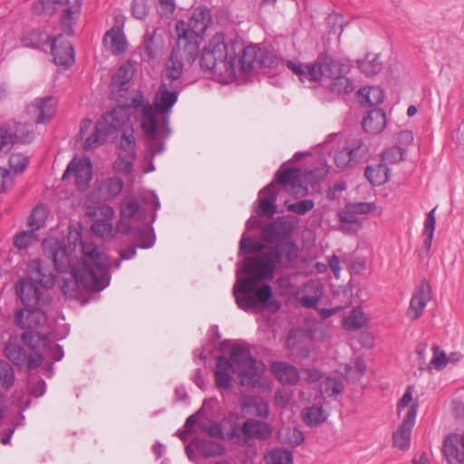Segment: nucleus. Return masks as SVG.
Returning <instances> with one entry per match:
<instances>
[{
  "label": "nucleus",
  "instance_id": "nucleus-1",
  "mask_svg": "<svg viewBox=\"0 0 464 464\" xmlns=\"http://www.w3.org/2000/svg\"><path fill=\"white\" fill-rule=\"evenodd\" d=\"M160 200L154 192L140 199H130L121 205V220L116 231L123 236L119 251L120 258L113 262L119 268L123 260H129L136 255L137 248H150L155 242L153 228L148 227L154 222Z\"/></svg>",
  "mask_w": 464,
  "mask_h": 464
},
{
  "label": "nucleus",
  "instance_id": "nucleus-2",
  "mask_svg": "<svg viewBox=\"0 0 464 464\" xmlns=\"http://www.w3.org/2000/svg\"><path fill=\"white\" fill-rule=\"evenodd\" d=\"M178 100V92L169 90L162 82L154 98L153 105L147 104L141 112V128L150 139L166 138L170 133L169 117Z\"/></svg>",
  "mask_w": 464,
  "mask_h": 464
},
{
  "label": "nucleus",
  "instance_id": "nucleus-3",
  "mask_svg": "<svg viewBox=\"0 0 464 464\" xmlns=\"http://www.w3.org/2000/svg\"><path fill=\"white\" fill-rule=\"evenodd\" d=\"M237 53L234 44L228 45L223 34H216L203 49L200 57L202 68L219 76L236 74Z\"/></svg>",
  "mask_w": 464,
  "mask_h": 464
},
{
  "label": "nucleus",
  "instance_id": "nucleus-4",
  "mask_svg": "<svg viewBox=\"0 0 464 464\" xmlns=\"http://www.w3.org/2000/svg\"><path fill=\"white\" fill-rule=\"evenodd\" d=\"M106 272L102 268L93 270L85 261H77L67 276H63L61 290L73 299L82 295V288L89 291H101L108 285Z\"/></svg>",
  "mask_w": 464,
  "mask_h": 464
},
{
  "label": "nucleus",
  "instance_id": "nucleus-5",
  "mask_svg": "<svg viewBox=\"0 0 464 464\" xmlns=\"http://www.w3.org/2000/svg\"><path fill=\"white\" fill-rule=\"evenodd\" d=\"M233 295L238 307L245 311L253 310L258 304L265 308H271L273 311L280 309L278 302L271 299L272 287L267 284L258 287L255 277L237 280L234 285Z\"/></svg>",
  "mask_w": 464,
  "mask_h": 464
},
{
  "label": "nucleus",
  "instance_id": "nucleus-6",
  "mask_svg": "<svg viewBox=\"0 0 464 464\" xmlns=\"http://www.w3.org/2000/svg\"><path fill=\"white\" fill-rule=\"evenodd\" d=\"M286 66L298 76L302 82L309 83L317 82L322 76L333 80L342 74H346L349 69L340 60H334L328 56H320L314 63L310 65H304L299 62L287 61Z\"/></svg>",
  "mask_w": 464,
  "mask_h": 464
},
{
  "label": "nucleus",
  "instance_id": "nucleus-7",
  "mask_svg": "<svg viewBox=\"0 0 464 464\" xmlns=\"http://www.w3.org/2000/svg\"><path fill=\"white\" fill-rule=\"evenodd\" d=\"M130 121L129 108L118 106L102 115V118L96 123L94 131L84 142V150H89L103 144L107 137L116 130L126 128H132L128 125Z\"/></svg>",
  "mask_w": 464,
  "mask_h": 464
},
{
  "label": "nucleus",
  "instance_id": "nucleus-8",
  "mask_svg": "<svg viewBox=\"0 0 464 464\" xmlns=\"http://www.w3.org/2000/svg\"><path fill=\"white\" fill-rule=\"evenodd\" d=\"M30 10L32 14L44 18L50 17L56 12H61V24L64 32L71 35L72 34V24L80 13V5H69L68 0H34Z\"/></svg>",
  "mask_w": 464,
  "mask_h": 464
},
{
  "label": "nucleus",
  "instance_id": "nucleus-9",
  "mask_svg": "<svg viewBox=\"0 0 464 464\" xmlns=\"http://www.w3.org/2000/svg\"><path fill=\"white\" fill-rule=\"evenodd\" d=\"M229 356L240 384L249 388L256 387L260 381V373L256 367V360L251 355L249 350L237 345L230 349Z\"/></svg>",
  "mask_w": 464,
  "mask_h": 464
},
{
  "label": "nucleus",
  "instance_id": "nucleus-10",
  "mask_svg": "<svg viewBox=\"0 0 464 464\" xmlns=\"http://www.w3.org/2000/svg\"><path fill=\"white\" fill-rule=\"evenodd\" d=\"M4 354L19 369L33 370L43 362L42 355L37 353H28L20 343L17 336L9 338L4 349Z\"/></svg>",
  "mask_w": 464,
  "mask_h": 464
},
{
  "label": "nucleus",
  "instance_id": "nucleus-11",
  "mask_svg": "<svg viewBox=\"0 0 464 464\" xmlns=\"http://www.w3.org/2000/svg\"><path fill=\"white\" fill-rule=\"evenodd\" d=\"M176 33L177 42L171 53L187 63H193L199 53L200 39L188 34L183 24H176Z\"/></svg>",
  "mask_w": 464,
  "mask_h": 464
},
{
  "label": "nucleus",
  "instance_id": "nucleus-12",
  "mask_svg": "<svg viewBox=\"0 0 464 464\" xmlns=\"http://www.w3.org/2000/svg\"><path fill=\"white\" fill-rule=\"evenodd\" d=\"M121 152L113 163V169L118 173L127 174L132 169L136 159V139L133 128L123 130L120 139Z\"/></svg>",
  "mask_w": 464,
  "mask_h": 464
},
{
  "label": "nucleus",
  "instance_id": "nucleus-13",
  "mask_svg": "<svg viewBox=\"0 0 464 464\" xmlns=\"http://www.w3.org/2000/svg\"><path fill=\"white\" fill-rule=\"evenodd\" d=\"M17 297L24 307H36L45 305L49 299L44 291H41L35 283L28 278L19 279L14 285Z\"/></svg>",
  "mask_w": 464,
  "mask_h": 464
},
{
  "label": "nucleus",
  "instance_id": "nucleus-14",
  "mask_svg": "<svg viewBox=\"0 0 464 464\" xmlns=\"http://www.w3.org/2000/svg\"><path fill=\"white\" fill-rule=\"evenodd\" d=\"M271 434V425L256 419H247L242 426L234 427L231 430L232 438H237L239 440L243 437L244 442L249 440H264L269 438Z\"/></svg>",
  "mask_w": 464,
  "mask_h": 464
},
{
  "label": "nucleus",
  "instance_id": "nucleus-15",
  "mask_svg": "<svg viewBox=\"0 0 464 464\" xmlns=\"http://www.w3.org/2000/svg\"><path fill=\"white\" fill-rule=\"evenodd\" d=\"M57 101L53 96L35 98L26 107V113L36 124H44L51 121L55 114Z\"/></svg>",
  "mask_w": 464,
  "mask_h": 464
},
{
  "label": "nucleus",
  "instance_id": "nucleus-16",
  "mask_svg": "<svg viewBox=\"0 0 464 464\" xmlns=\"http://www.w3.org/2000/svg\"><path fill=\"white\" fill-rule=\"evenodd\" d=\"M42 246L44 255L53 261L57 270L65 272L72 267L71 266V257L64 243L55 237H51L44 239Z\"/></svg>",
  "mask_w": 464,
  "mask_h": 464
},
{
  "label": "nucleus",
  "instance_id": "nucleus-17",
  "mask_svg": "<svg viewBox=\"0 0 464 464\" xmlns=\"http://www.w3.org/2000/svg\"><path fill=\"white\" fill-rule=\"evenodd\" d=\"M72 175L74 176L75 185L79 190L83 191L92 179V162L88 158L80 160H73L69 163L63 174L62 179L66 180Z\"/></svg>",
  "mask_w": 464,
  "mask_h": 464
},
{
  "label": "nucleus",
  "instance_id": "nucleus-18",
  "mask_svg": "<svg viewBox=\"0 0 464 464\" xmlns=\"http://www.w3.org/2000/svg\"><path fill=\"white\" fill-rule=\"evenodd\" d=\"M300 177L301 170L299 169H283V168H280L271 183H275V190H277L276 186L279 185L289 193L303 196L306 193V188L302 186Z\"/></svg>",
  "mask_w": 464,
  "mask_h": 464
},
{
  "label": "nucleus",
  "instance_id": "nucleus-19",
  "mask_svg": "<svg viewBox=\"0 0 464 464\" xmlns=\"http://www.w3.org/2000/svg\"><path fill=\"white\" fill-rule=\"evenodd\" d=\"M28 279L44 289L52 288L56 280V276L52 268L40 259H33L27 266Z\"/></svg>",
  "mask_w": 464,
  "mask_h": 464
},
{
  "label": "nucleus",
  "instance_id": "nucleus-20",
  "mask_svg": "<svg viewBox=\"0 0 464 464\" xmlns=\"http://www.w3.org/2000/svg\"><path fill=\"white\" fill-rule=\"evenodd\" d=\"M264 262L276 271L277 264H280L285 258L287 262H292L297 257V247L294 243L279 244L270 246L260 256Z\"/></svg>",
  "mask_w": 464,
  "mask_h": 464
},
{
  "label": "nucleus",
  "instance_id": "nucleus-21",
  "mask_svg": "<svg viewBox=\"0 0 464 464\" xmlns=\"http://www.w3.org/2000/svg\"><path fill=\"white\" fill-rule=\"evenodd\" d=\"M46 323L45 314L36 307L18 309L14 315V324L20 329L31 330Z\"/></svg>",
  "mask_w": 464,
  "mask_h": 464
},
{
  "label": "nucleus",
  "instance_id": "nucleus-22",
  "mask_svg": "<svg viewBox=\"0 0 464 464\" xmlns=\"http://www.w3.org/2000/svg\"><path fill=\"white\" fill-rule=\"evenodd\" d=\"M211 20L209 9L206 6H198L194 9L188 23L178 21L177 24H183L188 34L201 39Z\"/></svg>",
  "mask_w": 464,
  "mask_h": 464
},
{
  "label": "nucleus",
  "instance_id": "nucleus-23",
  "mask_svg": "<svg viewBox=\"0 0 464 464\" xmlns=\"http://www.w3.org/2000/svg\"><path fill=\"white\" fill-rule=\"evenodd\" d=\"M418 404L413 403L407 410L406 416L400 428L393 433V446L401 450H405L410 444V436L411 429L414 426L417 415Z\"/></svg>",
  "mask_w": 464,
  "mask_h": 464
},
{
  "label": "nucleus",
  "instance_id": "nucleus-24",
  "mask_svg": "<svg viewBox=\"0 0 464 464\" xmlns=\"http://www.w3.org/2000/svg\"><path fill=\"white\" fill-rule=\"evenodd\" d=\"M51 49L56 64L69 67L74 63L72 44L63 34H59L52 39Z\"/></svg>",
  "mask_w": 464,
  "mask_h": 464
},
{
  "label": "nucleus",
  "instance_id": "nucleus-25",
  "mask_svg": "<svg viewBox=\"0 0 464 464\" xmlns=\"http://www.w3.org/2000/svg\"><path fill=\"white\" fill-rule=\"evenodd\" d=\"M442 450L449 464H464V433L446 437Z\"/></svg>",
  "mask_w": 464,
  "mask_h": 464
},
{
  "label": "nucleus",
  "instance_id": "nucleus-26",
  "mask_svg": "<svg viewBox=\"0 0 464 464\" xmlns=\"http://www.w3.org/2000/svg\"><path fill=\"white\" fill-rule=\"evenodd\" d=\"M294 226L290 221L283 218L272 221L262 228V237L268 243L279 242L290 237Z\"/></svg>",
  "mask_w": 464,
  "mask_h": 464
},
{
  "label": "nucleus",
  "instance_id": "nucleus-27",
  "mask_svg": "<svg viewBox=\"0 0 464 464\" xmlns=\"http://www.w3.org/2000/svg\"><path fill=\"white\" fill-rule=\"evenodd\" d=\"M243 271L246 274L253 275L257 280V285L260 280L272 279L275 272L273 268L268 266L261 256H246L244 258Z\"/></svg>",
  "mask_w": 464,
  "mask_h": 464
},
{
  "label": "nucleus",
  "instance_id": "nucleus-28",
  "mask_svg": "<svg viewBox=\"0 0 464 464\" xmlns=\"http://www.w3.org/2000/svg\"><path fill=\"white\" fill-rule=\"evenodd\" d=\"M242 411L248 415H253L267 419L270 415L268 402L260 396L245 395L240 401Z\"/></svg>",
  "mask_w": 464,
  "mask_h": 464
},
{
  "label": "nucleus",
  "instance_id": "nucleus-29",
  "mask_svg": "<svg viewBox=\"0 0 464 464\" xmlns=\"http://www.w3.org/2000/svg\"><path fill=\"white\" fill-rule=\"evenodd\" d=\"M430 290L429 283L423 280L413 293L408 312L409 316H411L412 319H417L421 314L430 298Z\"/></svg>",
  "mask_w": 464,
  "mask_h": 464
},
{
  "label": "nucleus",
  "instance_id": "nucleus-30",
  "mask_svg": "<svg viewBox=\"0 0 464 464\" xmlns=\"http://www.w3.org/2000/svg\"><path fill=\"white\" fill-rule=\"evenodd\" d=\"M271 372L283 384L295 385L300 380L296 367L286 362H274L270 366Z\"/></svg>",
  "mask_w": 464,
  "mask_h": 464
},
{
  "label": "nucleus",
  "instance_id": "nucleus-31",
  "mask_svg": "<svg viewBox=\"0 0 464 464\" xmlns=\"http://www.w3.org/2000/svg\"><path fill=\"white\" fill-rule=\"evenodd\" d=\"M277 193L278 190H275V183H270L259 192L258 205L260 211H257L258 215L270 218L277 213L276 205Z\"/></svg>",
  "mask_w": 464,
  "mask_h": 464
},
{
  "label": "nucleus",
  "instance_id": "nucleus-32",
  "mask_svg": "<svg viewBox=\"0 0 464 464\" xmlns=\"http://www.w3.org/2000/svg\"><path fill=\"white\" fill-rule=\"evenodd\" d=\"M81 245L83 255L90 258V261H84L95 271L99 268L105 270L106 281L109 282L110 273L107 258L101 254L99 248L95 245L87 242H82Z\"/></svg>",
  "mask_w": 464,
  "mask_h": 464
},
{
  "label": "nucleus",
  "instance_id": "nucleus-33",
  "mask_svg": "<svg viewBox=\"0 0 464 464\" xmlns=\"http://www.w3.org/2000/svg\"><path fill=\"white\" fill-rule=\"evenodd\" d=\"M324 293L323 285L317 280L308 281L304 287L300 304L306 308H315Z\"/></svg>",
  "mask_w": 464,
  "mask_h": 464
},
{
  "label": "nucleus",
  "instance_id": "nucleus-34",
  "mask_svg": "<svg viewBox=\"0 0 464 464\" xmlns=\"http://www.w3.org/2000/svg\"><path fill=\"white\" fill-rule=\"evenodd\" d=\"M6 132L10 135L12 145L15 142H30L34 138V130L29 123L8 122L5 125Z\"/></svg>",
  "mask_w": 464,
  "mask_h": 464
},
{
  "label": "nucleus",
  "instance_id": "nucleus-35",
  "mask_svg": "<svg viewBox=\"0 0 464 464\" xmlns=\"http://www.w3.org/2000/svg\"><path fill=\"white\" fill-rule=\"evenodd\" d=\"M142 48L149 60L156 59L162 53L164 40L156 31L147 32L143 37Z\"/></svg>",
  "mask_w": 464,
  "mask_h": 464
},
{
  "label": "nucleus",
  "instance_id": "nucleus-36",
  "mask_svg": "<svg viewBox=\"0 0 464 464\" xmlns=\"http://www.w3.org/2000/svg\"><path fill=\"white\" fill-rule=\"evenodd\" d=\"M362 125L366 132L377 134L381 132L386 125V115L381 109L371 110L363 118Z\"/></svg>",
  "mask_w": 464,
  "mask_h": 464
},
{
  "label": "nucleus",
  "instance_id": "nucleus-37",
  "mask_svg": "<svg viewBox=\"0 0 464 464\" xmlns=\"http://www.w3.org/2000/svg\"><path fill=\"white\" fill-rule=\"evenodd\" d=\"M103 41L108 44L110 50L114 54H122L126 53L128 43L123 31L117 28H111L106 32Z\"/></svg>",
  "mask_w": 464,
  "mask_h": 464
},
{
  "label": "nucleus",
  "instance_id": "nucleus-38",
  "mask_svg": "<svg viewBox=\"0 0 464 464\" xmlns=\"http://www.w3.org/2000/svg\"><path fill=\"white\" fill-rule=\"evenodd\" d=\"M134 76V67L130 63L122 64L111 78L112 92L126 91L128 84Z\"/></svg>",
  "mask_w": 464,
  "mask_h": 464
},
{
  "label": "nucleus",
  "instance_id": "nucleus-39",
  "mask_svg": "<svg viewBox=\"0 0 464 464\" xmlns=\"http://www.w3.org/2000/svg\"><path fill=\"white\" fill-rule=\"evenodd\" d=\"M123 180L118 177L106 179L99 187L101 198L109 200L116 198L123 189Z\"/></svg>",
  "mask_w": 464,
  "mask_h": 464
},
{
  "label": "nucleus",
  "instance_id": "nucleus-40",
  "mask_svg": "<svg viewBox=\"0 0 464 464\" xmlns=\"http://www.w3.org/2000/svg\"><path fill=\"white\" fill-rule=\"evenodd\" d=\"M364 176L372 186H381L388 181L389 168L382 163L367 166Z\"/></svg>",
  "mask_w": 464,
  "mask_h": 464
},
{
  "label": "nucleus",
  "instance_id": "nucleus-41",
  "mask_svg": "<svg viewBox=\"0 0 464 464\" xmlns=\"http://www.w3.org/2000/svg\"><path fill=\"white\" fill-rule=\"evenodd\" d=\"M15 373L12 365L4 360L0 361V396H4L14 384Z\"/></svg>",
  "mask_w": 464,
  "mask_h": 464
},
{
  "label": "nucleus",
  "instance_id": "nucleus-42",
  "mask_svg": "<svg viewBox=\"0 0 464 464\" xmlns=\"http://www.w3.org/2000/svg\"><path fill=\"white\" fill-rule=\"evenodd\" d=\"M354 163L367 161L370 156V145L368 139H356L349 148Z\"/></svg>",
  "mask_w": 464,
  "mask_h": 464
},
{
  "label": "nucleus",
  "instance_id": "nucleus-43",
  "mask_svg": "<svg viewBox=\"0 0 464 464\" xmlns=\"http://www.w3.org/2000/svg\"><path fill=\"white\" fill-rule=\"evenodd\" d=\"M360 71L368 77L374 76L382 69V63L377 54H367L365 58L358 63Z\"/></svg>",
  "mask_w": 464,
  "mask_h": 464
},
{
  "label": "nucleus",
  "instance_id": "nucleus-44",
  "mask_svg": "<svg viewBox=\"0 0 464 464\" xmlns=\"http://www.w3.org/2000/svg\"><path fill=\"white\" fill-rule=\"evenodd\" d=\"M258 62V52L251 46L243 49L238 60V65L242 72H248L256 68Z\"/></svg>",
  "mask_w": 464,
  "mask_h": 464
},
{
  "label": "nucleus",
  "instance_id": "nucleus-45",
  "mask_svg": "<svg viewBox=\"0 0 464 464\" xmlns=\"http://www.w3.org/2000/svg\"><path fill=\"white\" fill-rule=\"evenodd\" d=\"M304 421L309 426H316L326 420V416L322 406L306 407L302 411Z\"/></svg>",
  "mask_w": 464,
  "mask_h": 464
},
{
  "label": "nucleus",
  "instance_id": "nucleus-46",
  "mask_svg": "<svg viewBox=\"0 0 464 464\" xmlns=\"http://www.w3.org/2000/svg\"><path fill=\"white\" fill-rule=\"evenodd\" d=\"M185 63H187L184 60L179 57H175L174 53H171L166 66V78L170 82L179 80L182 75Z\"/></svg>",
  "mask_w": 464,
  "mask_h": 464
},
{
  "label": "nucleus",
  "instance_id": "nucleus-47",
  "mask_svg": "<svg viewBox=\"0 0 464 464\" xmlns=\"http://www.w3.org/2000/svg\"><path fill=\"white\" fill-rule=\"evenodd\" d=\"M362 96L361 103L364 105H377L382 102V92L378 87L362 88L358 91Z\"/></svg>",
  "mask_w": 464,
  "mask_h": 464
},
{
  "label": "nucleus",
  "instance_id": "nucleus-48",
  "mask_svg": "<svg viewBox=\"0 0 464 464\" xmlns=\"http://www.w3.org/2000/svg\"><path fill=\"white\" fill-rule=\"evenodd\" d=\"M321 391L328 397L336 396L343 391L342 380L339 377H326L321 382Z\"/></svg>",
  "mask_w": 464,
  "mask_h": 464
},
{
  "label": "nucleus",
  "instance_id": "nucleus-49",
  "mask_svg": "<svg viewBox=\"0 0 464 464\" xmlns=\"http://www.w3.org/2000/svg\"><path fill=\"white\" fill-rule=\"evenodd\" d=\"M46 217L45 208L42 205H37L28 217L27 225L34 231L38 230L44 225Z\"/></svg>",
  "mask_w": 464,
  "mask_h": 464
},
{
  "label": "nucleus",
  "instance_id": "nucleus-50",
  "mask_svg": "<svg viewBox=\"0 0 464 464\" xmlns=\"http://www.w3.org/2000/svg\"><path fill=\"white\" fill-rule=\"evenodd\" d=\"M198 450L204 457H211L221 454L223 449L219 443L213 441L212 440H198L196 443Z\"/></svg>",
  "mask_w": 464,
  "mask_h": 464
},
{
  "label": "nucleus",
  "instance_id": "nucleus-51",
  "mask_svg": "<svg viewBox=\"0 0 464 464\" xmlns=\"http://www.w3.org/2000/svg\"><path fill=\"white\" fill-rule=\"evenodd\" d=\"M366 322L364 314L361 309L354 308L350 314L344 318L343 325L347 330L360 329Z\"/></svg>",
  "mask_w": 464,
  "mask_h": 464
},
{
  "label": "nucleus",
  "instance_id": "nucleus-52",
  "mask_svg": "<svg viewBox=\"0 0 464 464\" xmlns=\"http://www.w3.org/2000/svg\"><path fill=\"white\" fill-rule=\"evenodd\" d=\"M330 89L333 92L350 93L354 91V84L352 80L342 74L332 80Z\"/></svg>",
  "mask_w": 464,
  "mask_h": 464
},
{
  "label": "nucleus",
  "instance_id": "nucleus-53",
  "mask_svg": "<svg viewBox=\"0 0 464 464\" xmlns=\"http://www.w3.org/2000/svg\"><path fill=\"white\" fill-rule=\"evenodd\" d=\"M36 241L35 231L31 228L22 231L14 237V246L18 249H25Z\"/></svg>",
  "mask_w": 464,
  "mask_h": 464
},
{
  "label": "nucleus",
  "instance_id": "nucleus-54",
  "mask_svg": "<svg viewBox=\"0 0 464 464\" xmlns=\"http://www.w3.org/2000/svg\"><path fill=\"white\" fill-rule=\"evenodd\" d=\"M50 37L46 34L34 30L28 34L23 40L25 45L42 48V46L48 44Z\"/></svg>",
  "mask_w": 464,
  "mask_h": 464
},
{
  "label": "nucleus",
  "instance_id": "nucleus-55",
  "mask_svg": "<svg viewBox=\"0 0 464 464\" xmlns=\"http://www.w3.org/2000/svg\"><path fill=\"white\" fill-rule=\"evenodd\" d=\"M265 249L264 244L252 237H243L240 241L239 253L240 254H251L256 252H261Z\"/></svg>",
  "mask_w": 464,
  "mask_h": 464
},
{
  "label": "nucleus",
  "instance_id": "nucleus-56",
  "mask_svg": "<svg viewBox=\"0 0 464 464\" xmlns=\"http://www.w3.org/2000/svg\"><path fill=\"white\" fill-rule=\"evenodd\" d=\"M405 153V150H402L401 147L394 146L388 150H386L382 154V164H395L400 162L403 160V155Z\"/></svg>",
  "mask_w": 464,
  "mask_h": 464
},
{
  "label": "nucleus",
  "instance_id": "nucleus-57",
  "mask_svg": "<svg viewBox=\"0 0 464 464\" xmlns=\"http://www.w3.org/2000/svg\"><path fill=\"white\" fill-rule=\"evenodd\" d=\"M272 464H292L293 455L291 451L285 449H276L268 455Z\"/></svg>",
  "mask_w": 464,
  "mask_h": 464
},
{
  "label": "nucleus",
  "instance_id": "nucleus-58",
  "mask_svg": "<svg viewBox=\"0 0 464 464\" xmlns=\"http://www.w3.org/2000/svg\"><path fill=\"white\" fill-rule=\"evenodd\" d=\"M92 230L101 237L108 238L112 236L113 227L108 220L98 219L92 225Z\"/></svg>",
  "mask_w": 464,
  "mask_h": 464
},
{
  "label": "nucleus",
  "instance_id": "nucleus-59",
  "mask_svg": "<svg viewBox=\"0 0 464 464\" xmlns=\"http://www.w3.org/2000/svg\"><path fill=\"white\" fill-rule=\"evenodd\" d=\"M29 163V158L22 153H12L9 157V166L14 172H23Z\"/></svg>",
  "mask_w": 464,
  "mask_h": 464
},
{
  "label": "nucleus",
  "instance_id": "nucleus-60",
  "mask_svg": "<svg viewBox=\"0 0 464 464\" xmlns=\"http://www.w3.org/2000/svg\"><path fill=\"white\" fill-rule=\"evenodd\" d=\"M432 353L433 358L430 361V365L437 370L445 368L448 363V357L445 352L441 350L439 345L434 344L432 346Z\"/></svg>",
  "mask_w": 464,
  "mask_h": 464
},
{
  "label": "nucleus",
  "instance_id": "nucleus-61",
  "mask_svg": "<svg viewBox=\"0 0 464 464\" xmlns=\"http://www.w3.org/2000/svg\"><path fill=\"white\" fill-rule=\"evenodd\" d=\"M314 203L311 199H303L296 203L289 204L287 209L298 215H304L308 211L312 210Z\"/></svg>",
  "mask_w": 464,
  "mask_h": 464
},
{
  "label": "nucleus",
  "instance_id": "nucleus-62",
  "mask_svg": "<svg viewBox=\"0 0 464 464\" xmlns=\"http://www.w3.org/2000/svg\"><path fill=\"white\" fill-rule=\"evenodd\" d=\"M334 295L336 298H339L342 303L338 306L342 307V309L347 308L352 304L353 289L347 285L337 290Z\"/></svg>",
  "mask_w": 464,
  "mask_h": 464
},
{
  "label": "nucleus",
  "instance_id": "nucleus-63",
  "mask_svg": "<svg viewBox=\"0 0 464 464\" xmlns=\"http://www.w3.org/2000/svg\"><path fill=\"white\" fill-rule=\"evenodd\" d=\"M334 162L340 169H344L352 162H353L349 148H343V150L337 151L334 154Z\"/></svg>",
  "mask_w": 464,
  "mask_h": 464
},
{
  "label": "nucleus",
  "instance_id": "nucleus-64",
  "mask_svg": "<svg viewBox=\"0 0 464 464\" xmlns=\"http://www.w3.org/2000/svg\"><path fill=\"white\" fill-rule=\"evenodd\" d=\"M132 15L137 19H144L149 14L146 0H133L131 5Z\"/></svg>",
  "mask_w": 464,
  "mask_h": 464
}]
</instances>
